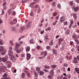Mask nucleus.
<instances>
[{
    "label": "nucleus",
    "instance_id": "obj_37",
    "mask_svg": "<svg viewBox=\"0 0 79 79\" xmlns=\"http://www.w3.org/2000/svg\"><path fill=\"white\" fill-rule=\"evenodd\" d=\"M17 19H13V21L15 23V24L17 23Z\"/></svg>",
    "mask_w": 79,
    "mask_h": 79
},
{
    "label": "nucleus",
    "instance_id": "obj_50",
    "mask_svg": "<svg viewBox=\"0 0 79 79\" xmlns=\"http://www.w3.org/2000/svg\"><path fill=\"white\" fill-rule=\"evenodd\" d=\"M39 7V5H38L37 4L36 5L34 6L35 8V9H36V8H37V7Z\"/></svg>",
    "mask_w": 79,
    "mask_h": 79
},
{
    "label": "nucleus",
    "instance_id": "obj_2",
    "mask_svg": "<svg viewBox=\"0 0 79 79\" xmlns=\"http://www.w3.org/2000/svg\"><path fill=\"white\" fill-rule=\"evenodd\" d=\"M8 58V57L6 56L5 57L2 58L1 61H2L4 63H5L7 61Z\"/></svg>",
    "mask_w": 79,
    "mask_h": 79
},
{
    "label": "nucleus",
    "instance_id": "obj_13",
    "mask_svg": "<svg viewBox=\"0 0 79 79\" xmlns=\"http://www.w3.org/2000/svg\"><path fill=\"white\" fill-rule=\"evenodd\" d=\"M52 52L54 55H57V53H56V52H57V51H56V50H55V49H53L52 50Z\"/></svg>",
    "mask_w": 79,
    "mask_h": 79
},
{
    "label": "nucleus",
    "instance_id": "obj_20",
    "mask_svg": "<svg viewBox=\"0 0 79 79\" xmlns=\"http://www.w3.org/2000/svg\"><path fill=\"white\" fill-rule=\"evenodd\" d=\"M12 15L13 16H15L16 15V11H15L14 10H13L12 12Z\"/></svg>",
    "mask_w": 79,
    "mask_h": 79
},
{
    "label": "nucleus",
    "instance_id": "obj_48",
    "mask_svg": "<svg viewBox=\"0 0 79 79\" xmlns=\"http://www.w3.org/2000/svg\"><path fill=\"white\" fill-rule=\"evenodd\" d=\"M52 6H55V2H53L52 3Z\"/></svg>",
    "mask_w": 79,
    "mask_h": 79
},
{
    "label": "nucleus",
    "instance_id": "obj_54",
    "mask_svg": "<svg viewBox=\"0 0 79 79\" xmlns=\"http://www.w3.org/2000/svg\"><path fill=\"white\" fill-rule=\"evenodd\" d=\"M67 76L69 78V79H70V78H71V75L70 74H68L67 75Z\"/></svg>",
    "mask_w": 79,
    "mask_h": 79
},
{
    "label": "nucleus",
    "instance_id": "obj_22",
    "mask_svg": "<svg viewBox=\"0 0 79 79\" xmlns=\"http://www.w3.org/2000/svg\"><path fill=\"white\" fill-rule=\"evenodd\" d=\"M79 7L78 6L75 7V8L74 9V11H77L78 10H79Z\"/></svg>",
    "mask_w": 79,
    "mask_h": 79
},
{
    "label": "nucleus",
    "instance_id": "obj_1",
    "mask_svg": "<svg viewBox=\"0 0 79 79\" xmlns=\"http://www.w3.org/2000/svg\"><path fill=\"white\" fill-rule=\"evenodd\" d=\"M9 58L10 60L13 62H15V60H16V58H15V56H13V55L10 56Z\"/></svg>",
    "mask_w": 79,
    "mask_h": 79
},
{
    "label": "nucleus",
    "instance_id": "obj_9",
    "mask_svg": "<svg viewBox=\"0 0 79 79\" xmlns=\"http://www.w3.org/2000/svg\"><path fill=\"white\" fill-rule=\"evenodd\" d=\"M31 23H32L31 22H29L27 25L26 27H28V28L30 27L31 26Z\"/></svg>",
    "mask_w": 79,
    "mask_h": 79
},
{
    "label": "nucleus",
    "instance_id": "obj_51",
    "mask_svg": "<svg viewBox=\"0 0 79 79\" xmlns=\"http://www.w3.org/2000/svg\"><path fill=\"white\" fill-rule=\"evenodd\" d=\"M6 63L7 64H11V62L10 61H8L6 62Z\"/></svg>",
    "mask_w": 79,
    "mask_h": 79
},
{
    "label": "nucleus",
    "instance_id": "obj_15",
    "mask_svg": "<svg viewBox=\"0 0 79 79\" xmlns=\"http://www.w3.org/2000/svg\"><path fill=\"white\" fill-rule=\"evenodd\" d=\"M49 45L50 46H52L53 45V40H52L49 43Z\"/></svg>",
    "mask_w": 79,
    "mask_h": 79
},
{
    "label": "nucleus",
    "instance_id": "obj_33",
    "mask_svg": "<svg viewBox=\"0 0 79 79\" xmlns=\"http://www.w3.org/2000/svg\"><path fill=\"white\" fill-rule=\"evenodd\" d=\"M36 71H38V72H39V71H40V68L39 67H36Z\"/></svg>",
    "mask_w": 79,
    "mask_h": 79
},
{
    "label": "nucleus",
    "instance_id": "obj_60",
    "mask_svg": "<svg viewBox=\"0 0 79 79\" xmlns=\"http://www.w3.org/2000/svg\"><path fill=\"white\" fill-rule=\"evenodd\" d=\"M43 71H44V72H48V70H47L46 69H44L43 70Z\"/></svg>",
    "mask_w": 79,
    "mask_h": 79
},
{
    "label": "nucleus",
    "instance_id": "obj_64",
    "mask_svg": "<svg viewBox=\"0 0 79 79\" xmlns=\"http://www.w3.org/2000/svg\"><path fill=\"white\" fill-rule=\"evenodd\" d=\"M77 60H78V61H79V55H78L77 56Z\"/></svg>",
    "mask_w": 79,
    "mask_h": 79
},
{
    "label": "nucleus",
    "instance_id": "obj_31",
    "mask_svg": "<svg viewBox=\"0 0 79 79\" xmlns=\"http://www.w3.org/2000/svg\"><path fill=\"white\" fill-rule=\"evenodd\" d=\"M22 76V78L23 79H24V77H25V75H24V73H22L21 74Z\"/></svg>",
    "mask_w": 79,
    "mask_h": 79
},
{
    "label": "nucleus",
    "instance_id": "obj_23",
    "mask_svg": "<svg viewBox=\"0 0 79 79\" xmlns=\"http://www.w3.org/2000/svg\"><path fill=\"white\" fill-rule=\"evenodd\" d=\"M11 31H16V27H12Z\"/></svg>",
    "mask_w": 79,
    "mask_h": 79
},
{
    "label": "nucleus",
    "instance_id": "obj_8",
    "mask_svg": "<svg viewBox=\"0 0 79 79\" xmlns=\"http://www.w3.org/2000/svg\"><path fill=\"white\" fill-rule=\"evenodd\" d=\"M13 51H12V50H9V52H8V55H9V56H11V55H12V54H13Z\"/></svg>",
    "mask_w": 79,
    "mask_h": 79
},
{
    "label": "nucleus",
    "instance_id": "obj_47",
    "mask_svg": "<svg viewBox=\"0 0 79 79\" xmlns=\"http://www.w3.org/2000/svg\"><path fill=\"white\" fill-rule=\"evenodd\" d=\"M21 29L22 31H24V29H25V28H24V27H21Z\"/></svg>",
    "mask_w": 79,
    "mask_h": 79
},
{
    "label": "nucleus",
    "instance_id": "obj_34",
    "mask_svg": "<svg viewBox=\"0 0 79 79\" xmlns=\"http://www.w3.org/2000/svg\"><path fill=\"white\" fill-rule=\"evenodd\" d=\"M35 3L34 2H33L31 3V4L30 5V7H31V6H33L34 5H35Z\"/></svg>",
    "mask_w": 79,
    "mask_h": 79
},
{
    "label": "nucleus",
    "instance_id": "obj_10",
    "mask_svg": "<svg viewBox=\"0 0 79 79\" xmlns=\"http://www.w3.org/2000/svg\"><path fill=\"white\" fill-rule=\"evenodd\" d=\"M64 39L62 38H60L59 40L58 41V45H60L61 44V42L62 41H63Z\"/></svg>",
    "mask_w": 79,
    "mask_h": 79
},
{
    "label": "nucleus",
    "instance_id": "obj_16",
    "mask_svg": "<svg viewBox=\"0 0 79 79\" xmlns=\"http://www.w3.org/2000/svg\"><path fill=\"white\" fill-rule=\"evenodd\" d=\"M75 71H76V72H77V74H79V68H75Z\"/></svg>",
    "mask_w": 79,
    "mask_h": 79
},
{
    "label": "nucleus",
    "instance_id": "obj_40",
    "mask_svg": "<svg viewBox=\"0 0 79 79\" xmlns=\"http://www.w3.org/2000/svg\"><path fill=\"white\" fill-rule=\"evenodd\" d=\"M73 63H77V64H78V62H77V60H74L73 61Z\"/></svg>",
    "mask_w": 79,
    "mask_h": 79
},
{
    "label": "nucleus",
    "instance_id": "obj_59",
    "mask_svg": "<svg viewBox=\"0 0 79 79\" xmlns=\"http://www.w3.org/2000/svg\"><path fill=\"white\" fill-rule=\"evenodd\" d=\"M46 48L47 50H49V49H50V47L49 46H48Z\"/></svg>",
    "mask_w": 79,
    "mask_h": 79
},
{
    "label": "nucleus",
    "instance_id": "obj_53",
    "mask_svg": "<svg viewBox=\"0 0 79 79\" xmlns=\"http://www.w3.org/2000/svg\"><path fill=\"white\" fill-rule=\"evenodd\" d=\"M48 79H52V76H51V75H48Z\"/></svg>",
    "mask_w": 79,
    "mask_h": 79
},
{
    "label": "nucleus",
    "instance_id": "obj_44",
    "mask_svg": "<svg viewBox=\"0 0 79 79\" xmlns=\"http://www.w3.org/2000/svg\"><path fill=\"white\" fill-rule=\"evenodd\" d=\"M41 11V10H40V7H39V8H38V10L37 11V13H40V12Z\"/></svg>",
    "mask_w": 79,
    "mask_h": 79
},
{
    "label": "nucleus",
    "instance_id": "obj_26",
    "mask_svg": "<svg viewBox=\"0 0 79 79\" xmlns=\"http://www.w3.org/2000/svg\"><path fill=\"white\" fill-rule=\"evenodd\" d=\"M74 40L76 42L77 44L78 45H79V41L78 40H77V39H75Z\"/></svg>",
    "mask_w": 79,
    "mask_h": 79
},
{
    "label": "nucleus",
    "instance_id": "obj_56",
    "mask_svg": "<svg viewBox=\"0 0 79 79\" xmlns=\"http://www.w3.org/2000/svg\"><path fill=\"white\" fill-rule=\"evenodd\" d=\"M19 50H20V51L22 52H23V48L22 47Z\"/></svg>",
    "mask_w": 79,
    "mask_h": 79
},
{
    "label": "nucleus",
    "instance_id": "obj_27",
    "mask_svg": "<svg viewBox=\"0 0 79 79\" xmlns=\"http://www.w3.org/2000/svg\"><path fill=\"white\" fill-rule=\"evenodd\" d=\"M40 74L41 76H42L44 74V72L43 71H40Z\"/></svg>",
    "mask_w": 79,
    "mask_h": 79
},
{
    "label": "nucleus",
    "instance_id": "obj_29",
    "mask_svg": "<svg viewBox=\"0 0 79 79\" xmlns=\"http://www.w3.org/2000/svg\"><path fill=\"white\" fill-rule=\"evenodd\" d=\"M4 44V43H3V42L2 40H1L0 41V44L1 45H3Z\"/></svg>",
    "mask_w": 79,
    "mask_h": 79
},
{
    "label": "nucleus",
    "instance_id": "obj_30",
    "mask_svg": "<svg viewBox=\"0 0 79 79\" xmlns=\"http://www.w3.org/2000/svg\"><path fill=\"white\" fill-rule=\"evenodd\" d=\"M5 54H6V51H4L1 53L2 55H5Z\"/></svg>",
    "mask_w": 79,
    "mask_h": 79
},
{
    "label": "nucleus",
    "instance_id": "obj_43",
    "mask_svg": "<svg viewBox=\"0 0 79 79\" xmlns=\"http://www.w3.org/2000/svg\"><path fill=\"white\" fill-rule=\"evenodd\" d=\"M9 42L10 43H11V45L12 46H13V45H14V44H13V41L10 40Z\"/></svg>",
    "mask_w": 79,
    "mask_h": 79
},
{
    "label": "nucleus",
    "instance_id": "obj_19",
    "mask_svg": "<svg viewBox=\"0 0 79 79\" xmlns=\"http://www.w3.org/2000/svg\"><path fill=\"white\" fill-rule=\"evenodd\" d=\"M4 50V47L3 46H0V52H2Z\"/></svg>",
    "mask_w": 79,
    "mask_h": 79
},
{
    "label": "nucleus",
    "instance_id": "obj_32",
    "mask_svg": "<svg viewBox=\"0 0 79 79\" xmlns=\"http://www.w3.org/2000/svg\"><path fill=\"white\" fill-rule=\"evenodd\" d=\"M72 38H73V39H77V35H73L72 36Z\"/></svg>",
    "mask_w": 79,
    "mask_h": 79
},
{
    "label": "nucleus",
    "instance_id": "obj_7",
    "mask_svg": "<svg viewBox=\"0 0 79 79\" xmlns=\"http://www.w3.org/2000/svg\"><path fill=\"white\" fill-rule=\"evenodd\" d=\"M57 78L58 79H68L67 78H66V77H63V76L60 77L59 76H58L57 77Z\"/></svg>",
    "mask_w": 79,
    "mask_h": 79
},
{
    "label": "nucleus",
    "instance_id": "obj_28",
    "mask_svg": "<svg viewBox=\"0 0 79 79\" xmlns=\"http://www.w3.org/2000/svg\"><path fill=\"white\" fill-rule=\"evenodd\" d=\"M7 74L5 73L3 76V78H6L7 77Z\"/></svg>",
    "mask_w": 79,
    "mask_h": 79
},
{
    "label": "nucleus",
    "instance_id": "obj_45",
    "mask_svg": "<svg viewBox=\"0 0 79 79\" xmlns=\"http://www.w3.org/2000/svg\"><path fill=\"white\" fill-rule=\"evenodd\" d=\"M30 15L31 16H34V13H33V12H31L30 13Z\"/></svg>",
    "mask_w": 79,
    "mask_h": 79
},
{
    "label": "nucleus",
    "instance_id": "obj_3",
    "mask_svg": "<svg viewBox=\"0 0 79 79\" xmlns=\"http://www.w3.org/2000/svg\"><path fill=\"white\" fill-rule=\"evenodd\" d=\"M65 20V17L64 16L61 17L60 19V22L63 23Z\"/></svg>",
    "mask_w": 79,
    "mask_h": 79
},
{
    "label": "nucleus",
    "instance_id": "obj_18",
    "mask_svg": "<svg viewBox=\"0 0 79 79\" xmlns=\"http://www.w3.org/2000/svg\"><path fill=\"white\" fill-rule=\"evenodd\" d=\"M50 73L52 75V76H53V74L54 73V71L53 70H51L50 72Z\"/></svg>",
    "mask_w": 79,
    "mask_h": 79
},
{
    "label": "nucleus",
    "instance_id": "obj_38",
    "mask_svg": "<svg viewBox=\"0 0 79 79\" xmlns=\"http://www.w3.org/2000/svg\"><path fill=\"white\" fill-rule=\"evenodd\" d=\"M69 4L70 6H72V5H73V1H70Z\"/></svg>",
    "mask_w": 79,
    "mask_h": 79
},
{
    "label": "nucleus",
    "instance_id": "obj_21",
    "mask_svg": "<svg viewBox=\"0 0 79 79\" xmlns=\"http://www.w3.org/2000/svg\"><path fill=\"white\" fill-rule=\"evenodd\" d=\"M73 16L74 19H77V14H73Z\"/></svg>",
    "mask_w": 79,
    "mask_h": 79
},
{
    "label": "nucleus",
    "instance_id": "obj_6",
    "mask_svg": "<svg viewBox=\"0 0 79 79\" xmlns=\"http://www.w3.org/2000/svg\"><path fill=\"white\" fill-rule=\"evenodd\" d=\"M20 47V44H17L15 45V50H16V49H18V48H19Z\"/></svg>",
    "mask_w": 79,
    "mask_h": 79
},
{
    "label": "nucleus",
    "instance_id": "obj_46",
    "mask_svg": "<svg viewBox=\"0 0 79 79\" xmlns=\"http://www.w3.org/2000/svg\"><path fill=\"white\" fill-rule=\"evenodd\" d=\"M11 9H10L9 10H8L7 12L9 13V14H11Z\"/></svg>",
    "mask_w": 79,
    "mask_h": 79
},
{
    "label": "nucleus",
    "instance_id": "obj_41",
    "mask_svg": "<svg viewBox=\"0 0 79 79\" xmlns=\"http://www.w3.org/2000/svg\"><path fill=\"white\" fill-rule=\"evenodd\" d=\"M25 73H27V75L28 77H30V73H28V72H27V71H25Z\"/></svg>",
    "mask_w": 79,
    "mask_h": 79
},
{
    "label": "nucleus",
    "instance_id": "obj_63",
    "mask_svg": "<svg viewBox=\"0 0 79 79\" xmlns=\"http://www.w3.org/2000/svg\"><path fill=\"white\" fill-rule=\"evenodd\" d=\"M27 2L26 0H23L22 1V3H26Z\"/></svg>",
    "mask_w": 79,
    "mask_h": 79
},
{
    "label": "nucleus",
    "instance_id": "obj_17",
    "mask_svg": "<svg viewBox=\"0 0 79 79\" xmlns=\"http://www.w3.org/2000/svg\"><path fill=\"white\" fill-rule=\"evenodd\" d=\"M51 67L52 68L55 69V68H56V65L55 64H52L51 65Z\"/></svg>",
    "mask_w": 79,
    "mask_h": 79
},
{
    "label": "nucleus",
    "instance_id": "obj_11",
    "mask_svg": "<svg viewBox=\"0 0 79 79\" xmlns=\"http://www.w3.org/2000/svg\"><path fill=\"white\" fill-rule=\"evenodd\" d=\"M27 60H29L31 58V54L29 53H27Z\"/></svg>",
    "mask_w": 79,
    "mask_h": 79
},
{
    "label": "nucleus",
    "instance_id": "obj_39",
    "mask_svg": "<svg viewBox=\"0 0 79 79\" xmlns=\"http://www.w3.org/2000/svg\"><path fill=\"white\" fill-rule=\"evenodd\" d=\"M16 50L17 53H20V52H21V51H20L19 49H16Z\"/></svg>",
    "mask_w": 79,
    "mask_h": 79
},
{
    "label": "nucleus",
    "instance_id": "obj_52",
    "mask_svg": "<svg viewBox=\"0 0 79 79\" xmlns=\"http://www.w3.org/2000/svg\"><path fill=\"white\" fill-rule=\"evenodd\" d=\"M36 48H37V49H38V50H40V46H37L36 47Z\"/></svg>",
    "mask_w": 79,
    "mask_h": 79
},
{
    "label": "nucleus",
    "instance_id": "obj_35",
    "mask_svg": "<svg viewBox=\"0 0 79 79\" xmlns=\"http://www.w3.org/2000/svg\"><path fill=\"white\" fill-rule=\"evenodd\" d=\"M10 24L11 25H13V24H15V23L13 20V21H10Z\"/></svg>",
    "mask_w": 79,
    "mask_h": 79
},
{
    "label": "nucleus",
    "instance_id": "obj_36",
    "mask_svg": "<svg viewBox=\"0 0 79 79\" xmlns=\"http://www.w3.org/2000/svg\"><path fill=\"white\" fill-rule=\"evenodd\" d=\"M57 15V13L56 12H54L52 14V16H56Z\"/></svg>",
    "mask_w": 79,
    "mask_h": 79
},
{
    "label": "nucleus",
    "instance_id": "obj_49",
    "mask_svg": "<svg viewBox=\"0 0 79 79\" xmlns=\"http://www.w3.org/2000/svg\"><path fill=\"white\" fill-rule=\"evenodd\" d=\"M9 50H13V47L11 46L9 47Z\"/></svg>",
    "mask_w": 79,
    "mask_h": 79
},
{
    "label": "nucleus",
    "instance_id": "obj_12",
    "mask_svg": "<svg viewBox=\"0 0 79 79\" xmlns=\"http://www.w3.org/2000/svg\"><path fill=\"white\" fill-rule=\"evenodd\" d=\"M42 55H44V56H47V52L45 51L44 52H43L41 53Z\"/></svg>",
    "mask_w": 79,
    "mask_h": 79
},
{
    "label": "nucleus",
    "instance_id": "obj_62",
    "mask_svg": "<svg viewBox=\"0 0 79 79\" xmlns=\"http://www.w3.org/2000/svg\"><path fill=\"white\" fill-rule=\"evenodd\" d=\"M64 46H62L61 50H64Z\"/></svg>",
    "mask_w": 79,
    "mask_h": 79
},
{
    "label": "nucleus",
    "instance_id": "obj_57",
    "mask_svg": "<svg viewBox=\"0 0 79 79\" xmlns=\"http://www.w3.org/2000/svg\"><path fill=\"white\" fill-rule=\"evenodd\" d=\"M68 64L67 63H65L64 64V66L65 67H66L67 66H68Z\"/></svg>",
    "mask_w": 79,
    "mask_h": 79
},
{
    "label": "nucleus",
    "instance_id": "obj_5",
    "mask_svg": "<svg viewBox=\"0 0 79 79\" xmlns=\"http://www.w3.org/2000/svg\"><path fill=\"white\" fill-rule=\"evenodd\" d=\"M72 56H65V58H66L67 60H71L72 59Z\"/></svg>",
    "mask_w": 79,
    "mask_h": 79
},
{
    "label": "nucleus",
    "instance_id": "obj_58",
    "mask_svg": "<svg viewBox=\"0 0 79 79\" xmlns=\"http://www.w3.org/2000/svg\"><path fill=\"white\" fill-rule=\"evenodd\" d=\"M57 6L59 8H61V5H60V4H57Z\"/></svg>",
    "mask_w": 79,
    "mask_h": 79
},
{
    "label": "nucleus",
    "instance_id": "obj_61",
    "mask_svg": "<svg viewBox=\"0 0 79 79\" xmlns=\"http://www.w3.org/2000/svg\"><path fill=\"white\" fill-rule=\"evenodd\" d=\"M48 36H45V39H46V40H48L49 39V38H48Z\"/></svg>",
    "mask_w": 79,
    "mask_h": 79
},
{
    "label": "nucleus",
    "instance_id": "obj_25",
    "mask_svg": "<svg viewBox=\"0 0 79 79\" xmlns=\"http://www.w3.org/2000/svg\"><path fill=\"white\" fill-rule=\"evenodd\" d=\"M34 39H31L30 40V43L31 44L34 43Z\"/></svg>",
    "mask_w": 79,
    "mask_h": 79
},
{
    "label": "nucleus",
    "instance_id": "obj_42",
    "mask_svg": "<svg viewBox=\"0 0 79 79\" xmlns=\"http://www.w3.org/2000/svg\"><path fill=\"white\" fill-rule=\"evenodd\" d=\"M69 34V31L67 30L66 32V35H68V34Z\"/></svg>",
    "mask_w": 79,
    "mask_h": 79
},
{
    "label": "nucleus",
    "instance_id": "obj_24",
    "mask_svg": "<svg viewBox=\"0 0 79 79\" xmlns=\"http://www.w3.org/2000/svg\"><path fill=\"white\" fill-rule=\"evenodd\" d=\"M30 50V47L28 46L26 48V52H29Z\"/></svg>",
    "mask_w": 79,
    "mask_h": 79
},
{
    "label": "nucleus",
    "instance_id": "obj_4",
    "mask_svg": "<svg viewBox=\"0 0 79 79\" xmlns=\"http://www.w3.org/2000/svg\"><path fill=\"white\" fill-rule=\"evenodd\" d=\"M6 68V67L5 65H1L0 66V70H3Z\"/></svg>",
    "mask_w": 79,
    "mask_h": 79
},
{
    "label": "nucleus",
    "instance_id": "obj_14",
    "mask_svg": "<svg viewBox=\"0 0 79 79\" xmlns=\"http://www.w3.org/2000/svg\"><path fill=\"white\" fill-rule=\"evenodd\" d=\"M44 67L45 69H47L50 68V66H48V65H44Z\"/></svg>",
    "mask_w": 79,
    "mask_h": 79
},
{
    "label": "nucleus",
    "instance_id": "obj_55",
    "mask_svg": "<svg viewBox=\"0 0 79 79\" xmlns=\"http://www.w3.org/2000/svg\"><path fill=\"white\" fill-rule=\"evenodd\" d=\"M46 1L47 2H51L53 1V0H46Z\"/></svg>",
    "mask_w": 79,
    "mask_h": 79
}]
</instances>
